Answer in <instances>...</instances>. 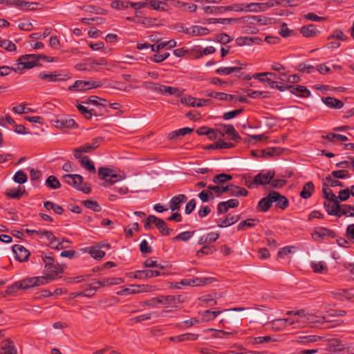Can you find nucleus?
Instances as JSON below:
<instances>
[{"mask_svg":"<svg viewBox=\"0 0 354 354\" xmlns=\"http://www.w3.org/2000/svg\"><path fill=\"white\" fill-rule=\"evenodd\" d=\"M334 203L333 201H325L324 203V206L326 209V211L328 212L329 215L332 216H337L339 215V212L341 208V205L339 203V207L337 209H336L333 206Z\"/></svg>","mask_w":354,"mask_h":354,"instance_id":"c9c22d12","label":"nucleus"},{"mask_svg":"<svg viewBox=\"0 0 354 354\" xmlns=\"http://www.w3.org/2000/svg\"><path fill=\"white\" fill-rule=\"evenodd\" d=\"M328 187H329L324 186V184L323 183L322 191H323L324 198H325L326 199V201H333V203H334L333 206L335 205L334 207L336 209H337V208L339 207L338 198L335 195L333 192Z\"/></svg>","mask_w":354,"mask_h":354,"instance_id":"6ab92c4d","label":"nucleus"},{"mask_svg":"<svg viewBox=\"0 0 354 354\" xmlns=\"http://www.w3.org/2000/svg\"><path fill=\"white\" fill-rule=\"evenodd\" d=\"M242 69V67L233 66V67H221L216 70V73L221 75H228L233 72L239 71Z\"/></svg>","mask_w":354,"mask_h":354,"instance_id":"49530a36","label":"nucleus"},{"mask_svg":"<svg viewBox=\"0 0 354 354\" xmlns=\"http://www.w3.org/2000/svg\"><path fill=\"white\" fill-rule=\"evenodd\" d=\"M82 203L86 207L91 209L95 212H99L101 211L100 206L95 201L86 200L83 201Z\"/></svg>","mask_w":354,"mask_h":354,"instance_id":"603ef678","label":"nucleus"},{"mask_svg":"<svg viewBox=\"0 0 354 354\" xmlns=\"http://www.w3.org/2000/svg\"><path fill=\"white\" fill-rule=\"evenodd\" d=\"M315 191V185L312 182L304 184L300 192V196L304 199L309 198Z\"/></svg>","mask_w":354,"mask_h":354,"instance_id":"c756f323","label":"nucleus"},{"mask_svg":"<svg viewBox=\"0 0 354 354\" xmlns=\"http://www.w3.org/2000/svg\"><path fill=\"white\" fill-rule=\"evenodd\" d=\"M45 185L50 189H56L61 187V183L58 178L54 176H50L47 178Z\"/></svg>","mask_w":354,"mask_h":354,"instance_id":"37998d69","label":"nucleus"},{"mask_svg":"<svg viewBox=\"0 0 354 354\" xmlns=\"http://www.w3.org/2000/svg\"><path fill=\"white\" fill-rule=\"evenodd\" d=\"M324 186L326 187H342L344 186V184L340 182L339 180L335 179L332 176V174L330 175H328L325 178V182L324 183Z\"/></svg>","mask_w":354,"mask_h":354,"instance_id":"8fccbe9b","label":"nucleus"},{"mask_svg":"<svg viewBox=\"0 0 354 354\" xmlns=\"http://www.w3.org/2000/svg\"><path fill=\"white\" fill-rule=\"evenodd\" d=\"M265 6L263 3H245V12H263Z\"/></svg>","mask_w":354,"mask_h":354,"instance_id":"4c0bfd02","label":"nucleus"},{"mask_svg":"<svg viewBox=\"0 0 354 354\" xmlns=\"http://www.w3.org/2000/svg\"><path fill=\"white\" fill-rule=\"evenodd\" d=\"M25 189L24 188H14L9 189L6 193V195L8 198H15V199H19L22 194L25 193Z\"/></svg>","mask_w":354,"mask_h":354,"instance_id":"c03bdc74","label":"nucleus"},{"mask_svg":"<svg viewBox=\"0 0 354 354\" xmlns=\"http://www.w3.org/2000/svg\"><path fill=\"white\" fill-rule=\"evenodd\" d=\"M219 233L210 232L206 236H202L198 240V244L205 245L215 242L219 238Z\"/></svg>","mask_w":354,"mask_h":354,"instance_id":"bb28decb","label":"nucleus"},{"mask_svg":"<svg viewBox=\"0 0 354 354\" xmlns=\"http://www.w3.org/2000/svg\"><path fill=\"white\" fill-rule=\"evenodd\" d=\"M289 91L291 93L302 97H308L310 95V91L305 86L291 85L289 86Z\"/></svg>","mask_w":354,"mask_h":354,"instance_id":"f3484780","label":"nucleus"},{"mask_svg":"<svg viewBox=\"0 0 354 354\" xmlns=\"http://www.w3.org/2000/svg\"><path fill=\"white\" fill-rule=\"evenodd\" d=\"M340 296V299H345L346 300L349 301H353V290H346V289H342L339 290L338 292L337 293Z\"/></svg>","mask_w":354,"mask_h":354,"instance_id":"5fc2aeb1","label":"nucleus"},{"mask_svg":"<svg viewBox=\"0 0 354 354\" xmlns=\"http://www.w3.org/2000/svg\"><path fill=\"white\" fill-rule=\"evenodd\" d=\"M210 102L208 99H197L196 97L188 96L182 100V102L186 105L192 107H201L207 105Z\"/></svg>","mask_w":354,"mask_h":354,"instance_id":"ddd939ff","label":"nucleus"},{"mask_svg":"<svg viewBox=\"0 0 354 354\" xmlns=\"http://www.w3.org/2000/svg\"><path fill=\"white\" fill-rule=\"evenodd\" d=\"M13 252L16 255V259L20 262L28 261L30 254V252L21 245H14L12 248Z\"/></svg>","mask_w":354,"mask_h":354,"instance_id":"9b49d317","label":"nucleus"},{"mask_svg":"<svg viewBox=\"0 0 354 354\" xmlns=\"http://www.w3.org/2000/svg\"><path fill=\"white\" fill-rule=\"evenodd\" d=\"M187 198L185 194H178L174 196L169 201V208L171 211H178L180 205L187 201Z\"/></svg>","mask_w":354,"mask_h":354,"instance_id":"dca6fc26","label":"nucleus"},{"mask_svg":"<svg viewBox=\"0 0 354 354\" xmlns=\"http://www.w3.org/2000/svg\"><path fill=\"white\" fill-rule=\"evenodd\" d=\"M0 47L10 52L15 51L17 49L16 45L8 39H3L0 41Z\"/></svg>","mask_w":354,"mask_h":354,"instance_id":"680f3d73","label":"nucleus"},{"mask_svg":"<svg viewBox=\"0 0 354 354\" xmlns=\"http://www.w3.org/2000/svg\"><path fill=\"white\" fill-rule=\"evenodd\" d=\"M259 223V221L257 219H247L239 223L237 230L239 231H244L247 228L254 227Z\"/></svg>","mask_w":354,"mask_h":354,"instance_id":"72a5a7b5","label":"nucleus"},{"mask_svg":"<svg viewBox=\"0 0 354 354\" xmlns=\"http://www.w3.org/2000/svg\"><path fill=\"white\" fill-rule=\"evenodd\" d=\"M223 130L225 131V133L229 136L230 140H234L236 142L241 140V138L238 134L237 131H236L233 125L224 124Z\"/></svg>","mask_w":354,"mask_h":354,"instance_id":"a878e982","label":"nucleus"},{"mask_svg":"<svg viewBox=\"0 0 354 354\" xmlns=\"http://www.w3.org/2000/svg\"><path fill=\"white\" fill-rule=\"evenodd\" d=\"M98 288L99 286L95 283V282L90 284L88 288L82 291V297H91L93 296Z\"/></svg>","mask_w":354,"mask_h":354,"instance_id":"4d7b16f0","label":"nucleus"},{"mask_svg":"<svg viewBox=\"0 0 354 354\" xmlns=\"http://www.w3.org/2000/svg\"><path fill=\"white\" fill-rule=\"evenodd\" d=\"M183 32L190 36H203L209 33L208 28L199 26H193L189 28H186Z\"/></svg>","mask_w":354,"mask_h":354,"instance_id":"2eb2a0df","label":"nucleus"},{"mask_svg":"<svg viewBox=\"0 0 354 354\" xmlns=\"http://www.w3.org/2000/svg\"><path fill=\"white\" fill-rule=\"evenodd\" d=\"M165 273H161L158 270H137L135 272L133 277L135 279H149L154 277H158L160 275H164Z\"/></svg>","mask_w":354,"mask_h":354,"instance_id":"4468645a","label":"nucleus"},{"mask_svg":"<svg viewBox=\"0 0 354 354\" xmlns=\"http://www.w3.org/2000/svg\"><path fill=\"white\" fill-rule=\"evenodd\" d=\"M286 315H292V317L283 318L286 326L298 324L299 326H304L309 324L315 323L317 317L305 312L304 310L297 311H288Z\"/></svg>","mask_w":354,"mask_h":354,"instance_id":"f257e3e1","label":"nucleus"},{"mask_svg":"<svg viewBox=\"0 0 354 354\" xmlns=\"http://www.w3.org/2000/svg\"><path fill=\"white\" fill-rule=\"evenodd\" d=\"M102 246H92L88 248V252L95 259H100L105 255V252L100 249Z\"/></svg>","mask_w":354,"mask_h":354,"instance_id":"ea45409f","label":"nucleus"},{"mask_svg":"<svg viewBox=\"0 0 354 354\" xmlns=\"http://www.w3.org/2000/svg\"><path fill=\"white\" fill-rule=\"evenodd\" d=\"M93 151L92 147L90 145V143H86L79 147L73 149V156L76 159H80V156L79 155L81 153H88Z\"/></svg>","mask_w":354,"mask_h":354,"instance_id":"e433bc0d","label":"nucleus"},{"mask_svg":"<svg viewBox=\"0 0 354 354\" xmlns=\"http://www.w3.org/2000/svg\"><path fill=\"white\" fill-rule=\"evenodd\" d=\"M1 346V349L6 354H17V351L14 346L13 342L9 339L2 341Z\"/></svg>","mask_w":354,"mask_h":354,"instance_id":"c85d7f7f","label":"nucleus"},{"mask_svg":"<svg viewBox=\"0 0 354 354\" xmlns=\"http://www.w3.org/2000/svg\"><path fill=\"white\" fill-rule=\"evenodd\" d=\"M319 32L314 24L304 26L300 28V33L305 37H314Z\"/></svg>","mask_w":354,"mask_h":354,"instance_id":"4be33fe9","label":"nucleus"},{"mask_svg":"<svg viewBox=\"0 0 354 354\" xmlns=\"http://www.w3.org/2000/svg\"><path fill=\"white\" fill-rule=\"evenodd\" d=\"M28 177L23 171H18L15 173L13 180L15 183L23 184L27 181Z\"/></svg>","mask_w":354,"mask_h":354,"instance_id":"0e129e2a","label":"nucleus"},{"mask_svg":"<svg viewBox=\"0 0 354 354\" xmlns=\"http://www.w3.org/2000/svg\"><path fill=\"white\" fill-rule=\"evenodd\" d=\"M153 219L155 221L154 225L162 235L167 236L170 234L172 232V229L167 226V223L164 220L158 217L153 218Z\"/></svg>","mask_w":354,"mask_h":354,"instance_id":"412c9836","label":"nucleus"},{"mask_svg":"<svg viewBox=\"0 0 354 354\" xmlns=\"http://www.w3.org/2000/svg\"><path fill=\"white\" fill-rule=\"evenodd\" d=\"M272 204L270 193H269L266 197L259 201L257 208L259 212H266L270 208Z\"/></svg>","mask_w":354,"mask_h":354,"instance_id":"5701e85b","label":"nucleus"},{"mask_svg":"<svg viewBox=\"0 0 354 354\" xmlns=\"http://www.w3.org/2000/svg\"><path fill=\"white\" fill-rule=\"evenodd\" d=\"M209 330L214 331L213 337L215 338H223L228 337L232 335H234L238 333L237 330H232L231 331H225L224 330H216L214 328H209Z\"/></svg>","mask_w":354,"mask_h":354,"instance_id":"f704fd0d","label":"nucleus"},{"mask_svg":"<svg viewBox=\"0 0 354 354\" xmlns=\"http://www.w3.org/2000/svg\"><path fill=\"white\" fill-rule=\"evenodd\" d=\"M55 127L60 129H71L77 127V124L72 118H64L55 121Z\"/></svg>","mask_w":354,"mask_h":354,"instance_id":"a211bd4d","label":"nucleus"},{"mask_svg":"<svg viewBox=\"0 0 354 354\" xmlns=\"http://www.w3.org/2000/svg\"><path fill=\"white\" fill-rule=\"evenodd\" d=\"M48 59L47 56L42 55L28 54L22 55L18 59L17 70L32 68L39 65L40 59L48 60Z\"/></svg>","mask_w":354,"mask_h":354,"instance_id":"7ed1b4c3","label":"nucleus"},{"mask_svg":"<svg viewBox=\"0 0 354 354\" xmlns=\"http://www.w3.org/2000/svg\"><path fill=\"white\" fill-rule=\"evenodd\" d=\"M194 234V231L183 232L176 236L172 239L173 241H187L190 239Z\"/></svg>","mask_w":354,"mask_h":354,"instance_id":"864d4df0","label":"nucleus"},{"mask_svg":"<svg viewBox=\"0 0 354 354\" xmlns=\"http://www.w3.org/2000/svg\"><path fill=\"white\" fill-rule=\"evenodd\" d=\"M198 198L201 200L202 202L206 203L209 201H213L215 198L214 194L211 190L207 189L206 190H203L198 194Z\"/></svg>","mask_w":354,"mask_h":354,"instance_id":"a18cd8bd","label":"nucleus"},{"mask_svg":"<svg viewBox=\"0 0 354 354\" xmlns=\"http://www.w3.org/2000/svg\"><path fill=\"white\" fill-rule=\"evenodd\" d=\"M338 217L342 216H354V207L351 205H341Z\"/></svg>","mask_w":354,"mask_h":354,"instance_id":"58836bf2","label":"nucleus"},{"mask_svg":"<svg viewBox=\"0 0 354 354\" xmlns=\"http://www.w3.org/2000/svg\"><path fill=\"white\" fill-rule=\"evenodd\" d=\"M221 313V310H217V311H212L210 310H205L201 313L202 321L203 322H209V321L214 320L218 315H220Z\"/></svg>","mask_w":354,"mask_h":354,"instance_id":"a19ab883","label":"nucleus"},{"mask_svg":"<svg viewBox=\"0 0 354 354\" xmlns=\"http://www.w3.org/2000/svg\"><path fill=\"white\" fill-rule=\"evenodd\" d=\"M322 100L330 108L341 109L344 106L343 102L333 97H322Z\"/></svg>","mask_w":354,"mask_h":354,"instance_id":"b1692460","label":"nucleus"},{"mask_svg":"<svg viewBox=\"0 0 354 354\" xmlns=\"http://www.w3.org/2000/svg\"><path fill=\"white\" fill-rule=\"evenodd\" d=\"M207 189L211 190V192H214L218 196H220L223 193L227 192L229 189L227 185L225 187L221 185H208Z\"/></svg>","mask_w":354,"mask_h":354,"instance_id":"6e6d98bb","label":"nucleus"},{"mask_svg":"<svg viewBox=\"0 0 354 354\" xmlns=\"http://www.w3.org/2000/svg\"><path fill=\"white\" fill-rule=\"evenodd\" d=\"M194 283L193 286H201L207 283H210L212 281H215L214 278H199L196 277L192 279Z\"/></svg>","mask_w":354,"mask_h":354,"instance_id":"052dcab7","label":"nucleus"},{"mask_svg":"<svg viewBox=\"0 0 354 354\" xmlns=\"http://www.w3.org/2000/svg\"><path fill=\"white\" fill-rule=\"evenodd\" d=\"M80 162L82 167L85 168L91 173H95L96 169L93 162L87 156L80 157Z\"/></svg>","mask_w":354,"mask_h":354,"instance_id":"473e14b6","label":"nucleus"},{"mask_svg":"<svg viewBox=\"0 0 354 354\" xmlns=\"http://www.w3.org/2000/svg\"><path fill=\"white\" fill-rule=\"evenodd\" d=\"M240 219V216H232L228 214L225 219L216 220V224L219 227H225L236 223Z\"/></svg>","mask_w":354,"mask_h":354,"instance_id":"aec40b11","label":"nucleus"},{"mask_svg":"<svg viewBox=\"0 0 354 354\" xmlns=\"http://www.w3.org/2000/svg\"><path fill=\"white\" fill-rule=\"evenodd\" d=\"M332 176L335 178H348L351 177V174L347 170L345 169H341V170H336L333 171L332 172Z\"/></svg>","mask_w":354,"mask_h":354,"instance_id":"e2e57ef3","label":"nucleus"},{"mask_svg":"<svg viewBox=\"0 0 354 354\" xmlns=\"http://www.w3.org/2000/svg\"><path fill=\"white\" fill-rule=\"evenodd\" d=\"M274 171H269L268 172L262 171L254 177L253 182H254L257 185H268L270 184L272 180L274 178Z\"/></svg>","mask_w":354,"mask_h":354,"instance_id":"0eeeda50","label":"nucleus"},{"mask_svg":"<svg viewBox=\"0 0 354 354\" xmlns=\"http://www.w3.org/2000/svg\"><path fill=\"white\" fill-rule=\"evenodd\" d=\"M46 283H48V280L42 278V277H34L17 281L14 283L13 286L17 289L26 290L31 287L45 285Z\"/></svg>","mask_w":354,"mask_h":354,"instance_id":"39448f33","label":"nucleus"},{"mask_svg":"<svg viewBox=\"0 0 354 354\" xmlns=\"http://www.w3.org/2000/svg\"><path fill=\"white\" fill-rule=\"evenodd\" d=\"M77 109L86 119L90 120L91 118L94 109H88L86 107L82 104H77Z\"/></svg>","mask_w":354,"mask_h":354,"instance_id":"13d9d810","label":"nucleus"},{"mask_svg":"<svg viewBox=\"0 0 354 354\" xmlns=\"http://www.w3.org/2000/svg\"><path fill=\"white\" fill-rule=\"evenodd\" d=\"M214 251H216V249L214 246L204 245L201 250L197 251L196 256L201 257L203 254H211Z\"/></svg>","mask_w":354,"mask_h":354,"instance_id":"338daca9","label":"nucleus"},{"mask_svg":"<svg viewBox=\"0 0 354 354\" xmlns=\"http://www.w3.org/2000/svg\"><path fill=\"white\" fill-rule=\"evenodd\" d=\"M279 35L284 37V38H286V37H288L291 35H295V32L294 30H290L288 28V26L286 23H283L281 26V29L279 30Z\"/></svg>","mask_w":354,"mask_h":354,"instance_id":"69168bd1","label":"nucleus"},{"mask_svg":"<svg viewBox=\"0 0 354 354\" xmlns=\"http://www.w3.org/2000/svg\"><path fill=\"white\" fill-rule=\"evenodd\" d=\"M98 176L100 179L105 181L103 184L104 186L113 185L125 178L124 174H115L113 169L103 167L98 169Z\"/></svg>","mask_w":354,"mask_h":354,"instance_id":"20e7f679","label":"nucleus"},{"mask_svg":"<svg viewBox=\"0 0 354 354\" xmlns=\"http://www.w3.org/2000/svg\"><path fill=\"white\" fill-rule=\"evenodd\" d=\"M311 268L315 272L317 273H325L327 272L328 268L324 262H312Z\"/></svg>","mask_w":354,"mask_h":354,"instance_id":"09e8293b","label":"nucleus"},{"mask_svg":"<svg viewBox=\"0 0 354 354\" xmlns=\"http://www.w3.org/2000/svg\"><path fill=\"white\" fill-rule=\"evenodd\" d=\"M198 335L194 333H185L174 337H171L169 339L175 342H181L185 341H194L196 340Z\"/></svg>","mask_w":354,"mask_h":354,"instance_id":"393cba45","label":"nucleus"},{"mask_svg":"<svg viewBox=\"0 0 354 354\" xmlns=\"http://www.w3.org/2000/svg\"><path fill=\"white\" fill-rule=\"evenodd\" d=\"M199 300L209 306H212L217 304V301L211 295L202 296L199 298Z\"/></svg>","mask_w":354,"mask_h":354,"instance_id":"774afa93","label":"nucleus"},{"mask_svg":"<svg viewBox=\"0 0 354 354\" xmlns=\"http://www.w3.org/2000/svg\"><path fill=\"white\" fill-rule=\"evenodd\" d=\"M270 196L272 203H275V206L281 209H286L289 205V201L288 198L281 195L280 193L277 192H271Z\"/></svg>","mask_w":354,"mask_h":354,"instance_id":"1a4fd4ad","label":"nucleus"},{"mask_svg":"<svg viewBox=\"0 0 354 354\" xmlns=\"http://www.w3.org/2000/svg\"><path fill=\"white\" fill-rule=\"evenodd\" d=\"M38 77L41 80H46L50 82H64L67 79V75H62L57 72H41L39 74Z\"/></svg>","mask_w":354,"mask_h":354,"instance_id":"9d476101","label":"nucleus"},{"mask_svg":"<svg viewBox=\"0 0 354 354\" xmlns=\"http://www.w3.org/2000/svg\"><path fill=\"white\" fill-rule=\"evenodd\" d=\"M232 176L227 174H220L215 176L212 180L214 183L223 184L227 181L231 180Z\"/></svg>","mask_w":354,"mask_h":354,"instance_id":"3c124183","label":"nucleus"},{"mask_svg":"<svg viewBox=\"0 0 354 354\" xmlns=\"http://www.w3.org/2000/svg\"><path fill=\"white\" fill-rule=\"evenodd\" d=\"M335 236V233L334 231L323 227H315L312 232V237L315 241H317L319 239H324L327 237L334 238Z\"/></svg>","mask_w":354,"mask_h":354,"instance_id":"6e6552de","label":"nucleus"},{"mask_svg":"<svg viewBox=\"0 0 354 354\" xmlns=\"http://www.w3.org/2000/svg\"><path fill=\"white\" fill-rule=\"evenodd\" d=\"M159 93L161 94H169L171 95H175L179 97L181 95L182 92L178 88L162 85L160 88L159 89Z\"/></svg>","mask_w":354,"mask_h":354,"instance_id":"7c9ffc66","label":"nucleus"},{"mask_svg":"<svg viewBox=\"0 0 354 354\" xmlns=\"http://www.w3.org/2000/svg\"><path fill=\"white\" fill-rule=\"evenodd\" d=\"M123 282L122 278H105L100 281H95V283L100 286H106L110 285H118Z\"/></svg>","mask_w":354,"mask_h":354,"instance_id":"2f4dec72","label":"nucleus"},{"mask_svg":"<svg viewBox=\"0 0 354 354\" xmlns=\"http://www.w3.org/2000/svg\"><path fill=\"white\" fill-rule=\"evenodd\" d=\"M149 5L155 10L166 11L167 10L166 6L167 3L165 1L151 0L149 1Z\"/></svg>","mask_w":354,"mask_h":354,"instance_id":"de8ad7c7","label":"nucleus"},{"mask_svg":"<svg viewBox=\"0 0 354 354\" xmlns=\"http://www.w3.org/2000/svg\"><path fill=\"white\" fill-rule=\"evenodd\" d=\"M324 138L327 139L329 141H331V142H334L335 140H337L342 141V142H345L348 140V138L346 136L341 135V134H336V133H330L327 134Z\"/></svg>","mask_w":354,"mask_h":354,"instance_id":"bf43d9fd","label":"nucleus"},{"mask_svg":"<svg viewBox=\"0 0 354 354\" xmlns=\"http://www.w3.org/2000/svg\"><path fill=\"white\" fill-rule=\"evenodd\" d=\"M194 131V129L185 127L178 130L174 131L169 134L168 138L170 140H176L179 137H183L188 133Z\"/></svg>","mask_w":354,"mask_h":354,"instance_id":"cd10ccee","label":"nucleus"},{"mask_svg":"<svg viewBox=\"0 0 354 354\" xmlns=\"http://www.w3.org/2000/svg\"><path fill=\"white\" fill-rule=\"evenodd\" d=\"M62 180L66 184L73 186L75 189L83 183V178L79 174H65L62 176Z\"/></svg>","mask_w":354,"mask_h":354,"instance_id":"f8f14e48","label":"nucleus"},{"mask_svg":"<svg viewBox=\"0 0 354 354\" xmlns=\"http://www.w3.org/2000/svg\"><path fill=\"white\" fill-rule=\"evenodd\" d=\"M41 258L45 264L44 270L48 272L46 275L42 277V278L48 280V283L55 280L59 274L63 273L64 270V266L59 263H55V259L53 257L42 255Z\"/></svg>","mask_w":354,"mask_h":354,"instance_id":"f03ea898","label":"nucleus"},{"mask_svg":"<svg viewBox=\"0 0 354 354\" xmlns=\"http://www.w3.org/2000/svg\"><path fill=\"white\" fill-rule=\"evenodd\" d=\"M102 86L100 82L76 80L73 85L68 87L70 91H85L91 88H99Z\"/></svg>","mask_w":354,"mask_h":354,"instance_id":"423d86ee","label":"nucleus"},{"mask_svg":"<svg viewBox=\"0 0 354 354\" xmlns=\"http://www.w3.org/2000/svg\"><path fill=\"white\" fill-rule=\"evenodd\" d=\"M269 324L271 328L274 331H281L287 327L283 318L272 320L269 322Z\"/></svg>","mask_w":354,"mask_h":354,"instance_id":"79ce46f5","label":"nucleus"}]
</instances>
